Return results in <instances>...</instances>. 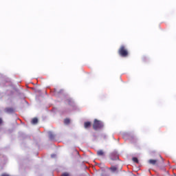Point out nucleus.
Segmentation results:
<instances>
[{
    "instance_id": "obj_1",
    "label": "nucleus",
    "mask_w": 176,
    "mask_h": 176,
    "mask_svg": "<svg viewBox=\"0 0 176 176\" xmlns=\"http://www.w3.org/2000/svg\"><path fill=\"white\" fill-rule=\"evenodd\" d=\"M118 53L120 57H129V50L124 45H121L118 51Z\"/></svg>"
},
{
    "instance_id": "obj_2",
    "label": "nucleus",
    "mask_w": 176,
    "mask_h": 176,
    "mask_svg": "<svg viewBox=\"0 0 176 176\" xmlns=\"http://www.w3.org/2000/svg\"><path fill=\"white\" fill-rule=\"evenodd\" d=\"M102 127H104V124H102V122L98 120H94L93 124L94 130H98V129H102Z\"/></svg>"
},
{
    "instance_id": "obj_3",
    "label": "nucleus",
    "mask_w": 176,
    "mask_h": 176,
    "mask_svg": "<svg viewBox=\"0 0 176 176\" xmlns=\"http://www.w3.org/2000/svg\"><path fill=\"white\" fill-rule=\"evenodd\" d=\"M6 113H14V109L13 107H7L5 109Z\"/></svg>"
},
{
    "instance_id": "obj_4",
    "label": "nucleus",
    "mask_w": 176,
    "mask_h": 176,
    "mask_svg": "<svg viewBox=\"0 0 176 176\" xmlns=\"http://www.w3.org/2000/svg\"><path fill=\"white\" fill-rule=\"evenodd\" d=\"M111 160H118L119 159V156H118V154L113 153L110 155Z\"/></svg>"
},
{
    "instance_id": "obj_5",
    "label": "nucleus",
    "mask_w": 176,
    "mask_h": 176,
    "mask_svg": "<svg viewBox=\"0 0 176 176\" xmlns=\"http://www.w3.org/2000/svg\"><path fill=\"white\" fill-rule=\"evenodd\" d=\"M148 163H149V164H152L153 166H157V160H149Z\"/></svg>"
},
{
    "instance_id": "obj_6",
    "label": "nucleus",
    "mask_w": 176,
    "mask_h": 176,
    "mask_svg": "<svg viewBox=\"0 0 176 176\" xmlns=\"http://www.w3.org/2000/svg\"><path fill=\"white\" fill-rule=\"evenodd\" d=\"M91 122H85V124H84L85 129H89V127H91Z\"/></svg>"
},
{
    "instance_id": "obj_7",
    "label": "nucleus",
    "mask_w": 176,
    "mask_h": 176,
    "mask_svg": "<svg viewBox=\"0 0 176 176\" xmlns=\"http://www.w3.org/2000/svg\"><path fill=\"white\" fill-rule=\"evenodd\" d=\"M97 155H98V156H104V155H105V153H104V151L99 150L97 151Z\"/></svg>"
},
{
    "instance_id": "obj_8",
    "label": "nucleus",
    "mask_w": 176,
    "mask_h": 176,
    "mask_svg": "<svg viewBox=\"0 0 176 176\" xmlns=\"http://www.w3.org/2000/svg\"><path fill=\"white\" fill-rule=\"evenodd\" d=\"M109 170H111V171H112V173H115V172H116L118 170V167L112 166L109 168Z\"/></svg>"
},
{
    "instance_id": "obj_9",
    "label": "nucleus",
    "mask_w": 176,
    "mask_h": 176,
    "mask_svg": "<svg viewBox=\"0 0 176 176\" xmlns=\"http://www.w3.org/2000/svg\"><path fill=\"white\" fill-rule=\"evenodd\" d=\"M38 123V118H34L32 120V124H36Z\"/></svg>"
},
{
    "instance_id": "obj_10",
    "label": "nucleus",
    "mask_w": 176,
    "mask_h": 176,
    "mask_svg": "<svg viewBox=\"0 0 176 176\" xmlns=\"http://www.w3.org/2000/svg\"><path fill=\"white\" fill-rule=\"evenodd\" d=\"M66 102H67L69 105H72V104H74V101H72V99H67Z\"/></svg>"
},
{
    "instance_id": "obj_11",
    "label": "nucleus",
    "mask_w": 176,
    "mask_h": 176,
    "mask_svg": "<svg viewBox=\"0 0 176 176\" xmlns=\"http://www.w3.org/2000/svg\"><path fill=\"white\" fill-rule=\"evenodd\" d=\"M70 122L71 121L69 120V118H66V119H65L64 123H65V124H69Z\"/></svg>"
},
{
    "instance_id": "obj_12",
    "label": "nucleus",
    "mask_w": 176,
    "mask_h": 176,
    "mask_svg": "<svg viewBox=\"0 0 176 176\" xmlns=\"http://www.w3.org/2000/svg\"><path fill=\"white\" fill-rule=\"evenodd\" d=\"M132 160L134 163H138V158L137 157H133Z\"/></svg>"
},
{
    "instance_id": "obj_13",
    "label": "nucleus",
    "mask_w": 176,
    "mask_h": 176,
    "mask_svg": "<svg viewBox=\"0 0 176 176\" xmlns=\"http://www.w3.org/2000/svg\"><path fill=\"white\" fill-rule=\"evenodd\" d=\"M62 176H69V173H64L62 174Z\"/></svg>"
},
{
    "instance_id": "obj_14",
    "label": "nucleus",
    "mask_w": 176,
    "mask_h": 176,
    "mask_svg": "<svg viewBox=\"0 0 176 176\" xmlns=\"http://www.w3.org/2000/svg\"><path fill=\"white\" fill-rule=\"evenodd\" d=\"M3 123V121L2 120V118H0V124H2Z\"/></svg>"
},
{
    "instance_id": "obj_15",
    "label": "nucleus",
    "mask_w": 176,
    "mask_h": 176,
    "mask_svg": "<svg viewBox=\"0 0 176 176\" xmlns=\"http://www.w3.org/2000/svg\"><path fill=\"white\" fill-rule=\"evenodd\" d=\"M50 138L51 140H53V135H50Z\"/></svg>"
},
{
    "instance_id": "obj_16",
    "label": "nucleus",
    "mask_w": 176,
    "mask_h": 176,
    "mask_svg": "<svg viewBox=\"0 0 176 176\" xmlns=\"http://www.w3.org/2000/svg\"><path fill=\"white\" fill-rule=\"evenodd\" d=\"M1 176H9V175L3 174Z\"/></svg>"
}]
</instances>
